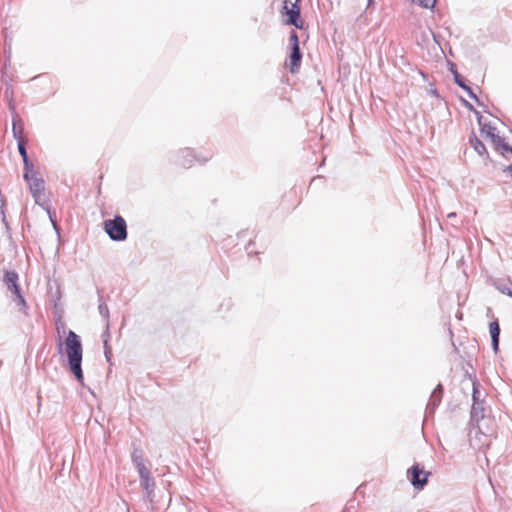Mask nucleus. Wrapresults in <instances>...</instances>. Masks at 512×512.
<instances>
[{"instance_id":"obj_1","label":"nucleus","mask_w":512,"mask_h":512,"mask_svg":"<svg viewBox=\"0 0 512 512\" xmlns=\"http://www.w3.org/2000/svg\"><path fill=\"white\" fill-rule=\"evenodd\" d=\"M64 351L71 373L82 383L84 379L82 371L83 348L80 337L72 330L68 332L64 341Z\"/></svg>"},{"instance_id":"obj_2","label":"nucleus","mask_w":512,"mask_h":512,"mask_svg":"<svg viewBox=\"0 0 512 512\" xmlns=\"http://www.w3.org/2000/svg\"><path fill=\"white\" fill-rule=\"evenodd\" d=\"M212 158L211 152H197L196 150L185 147L179 149L175 154V163L184 168H190L194 164L203 165Z\"/></svg>"},{"instance_id":"obj_3","label":"nucleus","mask_w":512,"mask_h":512,"mask_svg":"<svg viewBox=\"0 0 512 512\" xmlns=\"http://www.w3.org/2000/svg\"><path fill=\"white\" fill-rule=\"evenodd\" d=\"M104 230L109 238L116 242L127 239V224L125 219L120 215L104 221Z\"/></svg>"},{"instance_id":"obj_4","label":"nucleus","mask_w":512,"mask_h":512,"mask_svg":"<svg viewBox=\"0 0 512 512\" xmlns=\"http://www.w3.org/2000/svg\"><path fill=\"white\" fill-rule=\"evenodd\" d=\"M283 10L285 14L288 16L286 20V24L293 25L297 29L303 28V21L301 19V10L297 1L295 3H291L290 1L285 0L283 5Z\"/></svg>"},{"instance_id":"obj_5","label":"nucleus","mask_w":512,"mask_h":512,"mask_svg":"<svg viewBox=\"0 0 512 512\" xmlns=\"http://www.w3.org/2000/svg\"><path fill=\"white\" fill-rule=\"evenodd\" d=\"M430 472L425 471L419 464H414L408 470V477L412 486L416 489H423L428 482Z\"/></svg>"},{"instance_id":"obj_6","label":"nucleus","mask_w":512,"mask_h":512,"mask_svg":"<svg viewBox=\"0 0 512 512\" xmlns=\"http://www.w3.org/2000/svg\"><path fill=\"white\" fill-rule=\"evenodd\" d=\"M29 185L30 193L35 201V203L41 207H43L49 214V206L41 201L42 193L45 189V181L42 177L34 178L33 180L27 182Z\"/></svg>"},{"instance_id":"obj_7","label":"nucleus","mask_w":512,"mask_h":512,"mask_svg":"<svg viewBox=\"0 0 512 512\" xmlns=\"http://www.w3.org/2000/svg\"><path fill=\"white\" fill-rule=\"evenodd\" d=\"M478 123L481 125V132L490 138L492 143L498 147L504 143V140L496 133V128L491 124H482V116H479Z\"/></svg>"},{"instance_id":"obj_8","label":"nucleus","mask_w":512,"mask_h":512,"mask_svg":"<svg viewBox=\"0 0 512 512\" xmlns=\"http://www.w3.org/2000/svg\"><path fill=\"white\" fill-rule=\"evenodd\" d=\"M442 394H443V387L441 384H438L430 395V398H429V401H428V404L426 407V412L428 414L431 415L434 413L435 409L438 407V405L441 402Z\"/></svg>"},{"instance_id":"obj_9","label":"nucleus","mask_w":512,"mask_h":512,"mask_svg":"<svg viewBox=\"0 0 512 512\" xmlns=\"http://www.w3.org/2000/svg\"><path fill=\"white\" fill-rule=\"evenodd\" d=\"M18 274L15 271H6L4 275V283L7 289L11 291L12 295L21 292V288L18 284Z\"/></svg>"},{"instance_id":"obj_10","label":"nucleus","mask_w":512,"mask_h":512,"mask_svg":"<svg viewBox=\"0 0 512 512\" xmlns=\"http://www.w3.org/2000/svg\"><path fill=\"white\" fill-rule=\"evenodd\" d=\"M451 72L453 74V77H454V82L460 87L462 88L464 91L467 92L468 96L475 100L477 103H479V98L477 97V95L473 92V90L468 86L466 85L464 79L462 78V76L457 72L456 69H454V67L452 66L451 67Z\"/></svg>"},{"instance_id":"obj_11","label":"nucleus","mask_w":512,"mask_h":512,"mask_svg":"<svg viewBox=\"0 0 512 512\" xmlns=\"http://www.w3.org/2000/svg\"><path fill=\"white\" fill-rule=\"evenodd\" d=\"M301 59H302V54L300 51L299 44L293 45L291 54H290V71L292 73H295L299 69Z\"/></svg>"},{"instance_id":"obj_12","label":"nucleus","mask_w":512,"mask_h":512,"mask_svg":"<svg viewBox=\"0 0 512 512\" xmlns=\"http://www.w3.org/2000/svg\"><path fill=\"white\" fill-rule=\"evenodd\" d=\"M489 332L491 336L492 348L495 352L498 351L499 347V336H500V327L497 321H492L489 324Z\"/></svg>"},{"instance_id":"obj_13","label":"nucleus","mask_w":512,"mask_h":512,"mask_svg":"<svg viewBox=\"0 0 512 512\" xmlns=\"http://www.w3.org/2000/svg\"><path fill=\"white\" fill-rule=\"evenodd\" d=\"M98 311H99V314L102 316V318L104 319L105 321V331L104 333L102 334V337L104 336H109V308L108 306L106 305V303H104L102 301V297L99 296V305H98Z\"/></svg>"},{"instance_id":"obj_14","label":"nucleus","mask_w":512,"mask_h":512,"mask_svg":"<svg viewBox=\"0 0 512 512\" xmlns=\"http://www.w3.org/2000/svg\"><path fill=\"white\" fill-rule=\"evenodd\" d=\"M141 487L146 492V497L150 498L155 489V481L152 476L140 480Z\"/></svg>"},{"instance_id":"obj_15","label":"nucleus","mask_w":512,"mask_h":512,"mask_svg":"<svg viewBox=\"0 0 512 512\" xmlns=\"http://www.w3.org/2000/svg\"><path fill=\"white\" fill-rule=\"evenodd\" d=\"M471 418L473 420H479L484 418V406L483 401L480 403H473L471 408Z\"/></svg>"},{"instance_id":"obj_16","label":"nucleus","mask_w":512,"mask_h":512,"mask_svg":"<svg viewBox=\"0 0 512 512\" xmlns=\"http://www.w3.org/2000/svg\"><path fill=\"white\" fill-rule=\"evenodd\" d=\"M12 300L18 306L20 311H22L24 314H27L28 305L24 296L22 295V292L13 295Z\"/></svg>"},{"instance_id":"obj_17","label":"nucleus","mask_w":512,"mask_h":512,"mask_svg":"<svg viewBox=\"0 0 512 512\" xmlns=\"http://www.w3.org/2000/svg\"><path fill=\"white\" fill-rule=\"evenodd\" d=\"M470 144L472 145V147L474 148V150L479 154V155H484L486 154L487 150H486V146L484 145V143L479 140L475 135H473V137L470 138Z\"/></svg>"},{"instance_id":"obj_18","label":"nucleus","mask_w":512,"mask_h":512,"mask_svg":"<svg viewBox=\"0 0 512 512\" xmlns=\"http://www.w3.org/2000/svg\"><path fill=\"white\" fill-rule=\"evenodd\" d=\"M12 131H13V136L17 140V142L18 141H24L23 138H22L23 125H22V122L20 120L19 121L13 120Z\"/></svg>"},{"instance_id":"obj_19","label":"nucleus","mask_w":512,"mask_h":512,"mask_svg":"<svg viewBox=\"0 0 512 512\" xmlns=\"http://www.w3.org/2000/svg\"><path fill=\"white\" fill-rule=\"evenodd\" d=\"M472 400L473 403H480L481 401H483L482 394L479 390V383L476 381L473 382Z\"/></svg>"},{"instance_id":"obj_20","label":"nucleus","mask_w":512,"mask_h":512,"mask_svg":"<svg viewBox=\"0 0 512 512\" xmlns=\"http://www.w3.org/2000/svg\"><path fill=\"white\" fill-rule=\"evenodd\" d=\"M131 458H132V463L134 464L135 467H137L138 465L144 464L142 452L140 450H134Z\"/></svg>"},{"instance_id":"obj_21","label":"nucleus","mask_w":512,"mask_h":512,"mask_svg":"<svg viewBox=\"0 0 512 512\" xmlns=\"http://www.w3.org/2000/svg\"><path fill=\"white\" fill-rule=\"evenodd\" d=\"M233 307V302L230 298L228 299H224L220 305H219V308H218V311L219 312H229Z\"/></svg>"},{"instance_id":"obj_22","label":"nucleus","mask_w":512,"mask_h":512,"mask_svg":"<svg viewBox=\"0 0 512 512\" xmlns=\"http://www.w3.org/2000/svg\"><path fill=\"white\" fill-rule=\"evenodd\" d=\"M137 472H138V475H139V479H144L146 477H149L151 476V472L150 470L145 466V464L143 465H138L137 467H135Z\"/></svg>"},{"instance_id":"obj_23","label":"nucleus","mask_w":512,"mask_h":512,"mask_svg":"<svg viewBox=\"0 0 512 512\" xmlns=\"http://www.w3.org/2000/svg\"><path fill=\"white\" fill-rule=\"evenodd\" d=\"M17 147H18L19 154L22 157V160L23 161L29 160L25 142L24 141H18Z\"/></svg>"},{"instance_id":"obj_24","label":"nucleus","mask_w":512,"mask_h":512,"mask_svg":"<svg viewBox=\"0 0 512 512\" xmlns=\"http://www.w3.org/2000/svg\"><path fill=\"white\" fill-rule=\"evenodd\" d=\"M39 173L35 169L25 171L23 174V178L26 182L33 180L34 178H39Z\"/></svg>"},{"instance_id":"obj_25","label":"nucleus","mask_w":512,"mask_h":512,"mask_svg":"<svg viewBox=\"0 0 512 512\" xmlns=\"http://www.w3.org/2000/svg\"><path fill=\"white\" fill-rule=\"evenodd\" d=\"M412 2L423 8H430L434 7L436 0H412Z\"/></svg>"},{"instance_id":"obj_26","label":"nucleus","mask_w":512,"mask_h":512,"mask_svg":"<svg viewBox=\"0 0 512 512\" xmlns=\"http://www.w3.org/2000/svg\"><path fill=\"white\" fill-rule=\"evenodd\" d=\"M497 289L501 293L506 294V295H508L509 297L512 298V290L508 286H506V285H498Z\"/></svg>"},{"instance_id":"obj_27","label":"nucleus","mask_w":512,"mask_h":512,"mask_svg":"<svg viewBox=\"0 0 512 512\" xmlns=\"http://www.w3.org/2000/svg\"><path fill=\"white\" fill-rule=\"evenodd\" d=\"M103 338H104L103 343H104V349H105L104 353H105V356H106L107 360H109L110 359L109 358L110 347L108 345V338H109V336H104Z\"/></svg>"},{"instance_id":"obj_28","label":"nucleus","mask_w":512,"mask_h":512,"mask_svg":"<svg viewBox=\"0 0 512 512\" xmlns=\"http://www.w3.org/2000/svg\"><path fill=\"white\" fill-rule=\"evenodd\" d=\"M290 41L292 43V46L296 45V44H299L298 36H297V33L295 31L291 32V34H290Z\"/></svg>"},{"instance_id":"obj_29","label":"nucleus","mask_w":512,"mask_h":512,"mask_svg":"<svg viewBox=\"0 0 512 512\" xmlns=\"http://www.w3.org/2000/svg\"><path fill=\"white\" fill-rule=\"evenodd\" d=\"M464 105H465V107L467 109H469L470 111L474 112L478 117L481 116L479 114V112L474 108V106L471 103H469L468 101H464Z\"/></svg>"},{"instance_id":"obj_30","label":"nucleus","mask_w":512,"mask_h":512,"mask_svg":"<svg viewBox=\"0 0 512 512\" xmlns=\"http://www.w3.org/2000/svg\"><path fill=\"white\" fill-rule=\"evenodd\" d=\"M23 166H24V172H25V171H28V170H32V169H34V166H33V164L30 162V160L23 161Z\"/></svg>"},{"instance_id":"obj_31","label":"nucleus","mask_w":512,"mask_h":512,"mask_svg":"<svg viewBox=\"0 0 512 512\" xmlns=\"http://www.w3.org/2000/svg\"><path fill=\"white\" fill-rule=\"evenodd\" d=\"M503 151H506V152H510L512 153V147H510L508 144H506L505 142L503 144H501V147H500Z\"/></svg>"},{"instance_id":"obj_32","label":"nucleus","mask_w":512,"mask_h":512,"mask_svg":"<svg viewBox=\"0 0 512 512\" xmlns=\"http://www.w3.org/2000/svg\"><path fill=\"white\" fill-rule=\"evenodd\" d=\"M504 172H507V173L512 177V164H510L509 166H507V167L504 169Z\"/></svg>"},{"instance_id":"obj_33","label":"nucleus","mask_w":512,"mask_h":512,"mask_svg":"<svg viewBox=\"0 0 512 512\" xmlns=\"http://www.w3.org/2000/svg\"><path fill=\"white\" fill-rule=\"evenodd\" d=\"M448 218H455L456 217V213L455 212H451L447 215Z\"/></svg>"},{"instance_id":"obj_34","label":"nucleus","mask_w":512,"mask_h":512,"mask_svg":"<svg viewBox=\"0 0 512 512\" xmlns=\"http://www.w3.org/2000/svg\"><path fill=\"white\" fill-rule=\"evenodd\" d=\"M58 346H59V351H61V350H62V346H63V344H62L61 340L59 341Z\"/></svg>"},{"instance_id":"obj_35","label":"nucleus","mask_w":512,"mask_h":512,"mask_svg":"<svg viewBox=\"0 0 512 512\" xmlns=\"http://www.w3.org/2000/svg\"><path fill=\"white\" fill-rule=\"evenodd\" d=\"M372 0H368V3L370 4Z\"/></svg>"}]
</instances>
